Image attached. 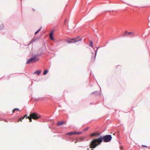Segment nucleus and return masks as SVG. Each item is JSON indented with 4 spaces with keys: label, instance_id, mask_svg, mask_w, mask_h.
<instances>
[{
    "label": "nucleus",
    "instance_id": "1",
    "mask_svg": "<svg viewBox=\"0 0 150 150\" xmlns=\"http://www.w3.org/2000/svg\"><path fill=\"white\" fill-rule=\"evenodd\" d=\"M112 138L110 135H108L94 139L91 142L90 147L91 148H94L98 145L100 144L103 142V140L104 142H108L111 140Z\"/></svg>",
    "mask_w": 150,
    "mask_h": 150
},
{
    "label": "nucleus",
    "instance_id": "2",
    "mask_svg": "<svg viewBox=\"0 0 150 150\" xmlns=\"http://www.w3.org/2000/svg\"><path fill=\"white\" fill-rule=\"evenodd\" d=\"M40 117V115L35 112L30 113L29 116L27 117V118L29 119L30 122H32V119L34 120H37Z\"/></svg>",
    "mask_w": 150,
    "mask_h": 150
},
{
    "label": "nucleus",
    "instance_id": "3",
    "mask_svg": "<svg viewBox=\"0 0 150 150\" xmlns=\"http://www.w3.org/2000/svg\"><path fill=\"white\" fill-rule=\"evenodd\" d=\"M39 60V58L37 56H34L31 57L27 61L26 63L29 64L31 63L35 62Z\"/></svg>",
    "mask_w": 150,
    "mask_h": 150
},
{
    "label": "nucleus",
    "instance_id": "4",
    "mask_svg": "<svg viewBox=\"0 0 150 150\" xmlns=\"http://www.w3.org/2000/svg\"><path fill=\"white\" fill-rule=\"evenodd\" d=\"M80 40H81V39H78V38H77L71 39L70 41H69L68 42V43L76 42Z\"/></svg>",
    "mask_w": 150,
    "mask_h": 150
},
{
    "label": "nucleus",
    "instance_id": "5",
    "mask_svg": "<svg viewBox=\"0 0 150 150\" xmlns=\"http://www.w3.org/2000/svg\"><path fill=\"white\" fill-rule=\"evenodd\" d=\"M134 35V33L133 32H128L127 31H125L124 34L122 35V36L124 37L125 35Z\"/></svg>",
    "mask_w": 150,
    "mask_h": 150
},
{
    "label": "nucleus",
    "instance_id": "6",
    "mask_svg": "<svg viewBox=\"0 0 150 150\" xmlns=\"http://www.w3.org/2000/svg\"><path fill=\"white\" fill-rule=\"evenodd\" d=\"M100 134L98 132H96V133H92L91 135V137H93L95 136H99L100 135Z\"/></svg>",
    "mask_w": 150,
    "mask_h": 150
},
{
    "label": "nucleus",
    "instance_id": "7",
    "mask_svg": "<svg viewBox=\"0 0 150 150\" xmlns=\"http://www.w3.org/2000/svg\"><path fill=\"white\" fill-rule=\"evenodd\" d=\"M53 31H52L50 34V39H51L53 40H54V38H53Z\"/></svg>",
    "mask_w": 150,
    "mask_h": 150
},
{
    "label": "nucleus",
    "instance_id": "8",
    "mask_svg": "<svg viewBox=\"0 0 150 150\" xmlns=\"http://www.w3.org/2000/svg\"><path fill=\"white\" fill-rule=\"evenodd\" d=\"M27 115H25L23 117H20V119H19V120H18V122H19L20 121H22V120L25 117H26V119H27V117H28V116H27Z\"/></svg>",
    "mask_w": 150,
    "mask_h": 150
},
{
    "label": "nucleus",
    "instance_id": "9",
    "mask_svg": "<svg viewBox=\"0 0 150 150\" xmlns=\"http://www.w3.org/2000/svg\"><path fill=\"white\" fill-rule=\"evenodd\" d=\"M42 71L41 70H38L36 71L34 73V74H37L38 75H39L40 74L41 72Z\"/></svg>",
    "mask_w": 150,
    "mask_h": 150
},
{
    "label": "nucleus",
    "instance_id": "10",
    "mask_svg": "<svg viewBox=\"0 0 150 150\" xmlns=\"http://www.w3.org/2000/svg\"><path fill=\"white\" fill-rule=\"evenodd\" d=\"M82 133V132H73V135H75L76 134H80Z\"/></svg>",
    "mask_w": 150,
    "mask_h": 150
},
{
    "label": "nucleus",
    "instance_id": "11",
    "mask_svg": "<svg viewBox=\"0 0 150 150\" xmlns=\"http://www.w3.org/2000/svg\"><path fill=\"white\" fill-rule=\"evenodd\" d=\"M64 123V122H58L57 123V124L58 126H59L61 125H62Z\"/></svg>",
    "mask_w": 150,
    "mask_h": 150
},
{
    "label": "nucleus",
    "instance_id": "12",
    "mask_svg": "<svg viewBox=\"0 0 150 150\" xmlns=\"http://www.w3.org/2000/svg\"><path fill=\"white\" fill-rule=\"evenodd\" d=\"M67 135H73V132H71L68 133L66 134Z\"/></svg>",
    "mask_w": 150,
    "mask_h": 150
},
{
    "label": "nucleus",
    "instance_id": "13",
    "mask_svg": "<svg viewBox=\"0 0 150 150\" xmlns=\"http://www.w3.org/2000/svg\"><path fill=\"white\" fill-rule=\"evenodd\" d=\"M48 70H45V71H44V72L43 73V74L44 75H46L48 72Z\"/></svg>",
    "mask_w": 150,
    "mask_h": 150
},
{
    "label": "nucleus",
    "instance_id": "14",
    "mask_svg": "<svg viewBox=\"0 0 150 150\" xmlns=\"http://www.w3.org/2000/svg\"><path fill=\"white\" fill-rule=\"evenodd\" d=\"M89 46H91L92 47H93V42H92V41H91L90 42V44L89 45Z\"/></svg>",
    "mask_w": 150,
    "mask_h": 150
},
{
    "label": "nucleus",
    "instance_id": "15",
    "mask_svg": "<svg viewBox=\"0 0 150 150\" xmlns=\"http://www.w3.org/2000/svg\"><path fill=\"white\" fill-rule=\"evenodd\" d=\"M85 139V137H81L80 138V140L81 142L83 141Z\"/></svg>",
    "mask_w": 150,
    "mask_h": 150
},
{
    "label": "nucleus",
    "instance_id": "16",
    "mask_svg": "<svg viewBox=\"0 0 150 150\" xmlns=\"http://www.w3.org/2000/svg\"><path fill=\"white\" fill-rule=\"evenodd\" d=\"M19 109L18 108H15L14 109H13L12 111L13 113L16 110H17V111H19Z\"/></svg>",
    "mask_w": 150,
    "mask_h": 150
},
{
    "label": "nucleus",
    "instance_id": "17",
    "mask_svg": "<svg viewBox=\"0 0 150 150\" xmlns=\"http://www.w3.org/2000/svg\"><path fill=\"white\" fill-rule=\"evenodd\" d=\"M41 29V28H40L35 33V34H36L37 33H38L39 31Z\"/></svg>",
    "mask_w": 150,
    "mask_h": 150
},
{
    "label": "nucleus",
    "instance_id": "18",
    "mask_svg": "<svg viewBox=\"0 0 150 150\" xmlns=\"http://www.w3.org/2000/svg\"><path fill=\"white\" fill-rule=\"evenodd\" d=\"M88 127L86 128H85L84 129H83V131H86L88 130Z\"/></svg>",
    "mask_w": 150,
    "mask_h": 150
},
{
    "label": "nucleus",
    "instance_id": "19",
    "mask_svg": "<svg viewBox=\"0 0 150 150\" xmlns=\"http://www.w3.org/2000/svg\"><path fill=\"white\" fill-rule=\"evenodd\" d=\"M142 146H143V147H147V146H145V145H142Z\"/></svg>",
    "mask_w": 150,
    "mask_h": 150
},
{
    "label": "nucleus",
    "instance_id": "20",
    "mask_svg": "<svg viewBox=\"0 0 150 150\" xmlns=\"http://www.w3.org/2000/svg\"><path fill=\"white\" fill-rule=\"evenodd\" d=\"M77 142H78V141H76L75 142V143H76Z\"/></svg>",
    "mask_w": 150,
    "mask_h": 150
},
{
    "label": "nucleus",
    "instance_id": "21",
    "mask_svg": "<svg viewBox=\"0 0 150 150\" xmlns=\"http://www.w3.org/2000/svg\"><path fill=\"white\" fill-rule=\"evenodd\" d=\"M121 149H122V148H123V147H121Z\"/></svg>",
    "mask_w": 150,
    "mask_h": 150
},
{
    "label": "nucleus",
    "instance_id": "22",
    "mask_svg": "<svg viewBox=\"0 0 150 150\" xmlns=\"http://www.w3.org/2000/svg\"><path fill=\"white\" fill-rule=\"evenodd\" d=\"M94 59H95V57H94Z\"/></svg>",
    "mask_w": 150,
    "mask_h": 150
},
{
    "label": "nucleus",
    "instance_id": "23",
    "mask_svg": "<svg viewBox=\"0 0 150 150\" xmlns=\"http://www.w3.org/2000/svg\"><path fill=\"white\" fill-rule=\"evenodd\" d=\"M91 150H94L93 149H92Z\"/></svg>",
    "mask_w": 150,
    "mask_h": 150
},
{
    "label": "nucleus",
    "instance_id": "24",
    "mask_svg": "<svg viewBox=\"0 0 150 150\" xmlns=\"http://www.w3.org/2000/svg\"><path fill=\"white\" fill-rule=\"evenodd\" d=\"M87 150H89V149H88Z\"/></svg>",
    "mask_w": 150,
    "mask_h": 150
}]
</instances>
